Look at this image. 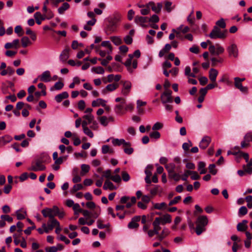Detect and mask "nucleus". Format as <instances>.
<instances>
[{
    "label": "nucleus",
    "instance_id": "b1692460",
    "mask_svg": "<svg viewBox=\"0 0 252 252\" xmlns=\"http://www.w3.org/2000/svg\"><path fill=\"white\" fill-rule=\"evenodd\" d=\"M171 49V45L170 44H166L163 49H162L158 53V56L160 58H162L164 55L168 53V52Z\"/></svg>",
    "mask_w": 252,
    "mask_h": 252
},
{
    "label": "nucleus",
    "instance_id": "2eb2a0df",
    "mask_svg": "<svg viewBox=\"0 0 252 252\" xmlns=\"http://www.w3.org/2000/svg\"><path fill=\"white\" fill-rule=\"evenodd\" d=\"M131 88V83L128 81L124 82L123 87L122 90V94L124 95H127L129 94Z\"/></svg>",
    "mask_w": 252,
    "mask_h": 252
},
{
    "label": "nucleus",
    "instance_id": "20e7f679",
    "mask_svg": "<svg viewBox=\"0 0 252 252\" xmlns=\"http://www.w3.org/2000/svg\"><path fill=\"white\" fill-rule=\"evenodd\" d=\"M172 93L171 90L167 89L161 94L160 99L162 104L173 102Z\"/></svg>",
    "mask_w": 252,
    "mask_h": 252
},
{
    "label": "nucleus",
    "instance_id": "4468645a",
    "mask_svg": "<svg viewBox=\"0 0 252 252\" xmlns=\"http://www.w3.org/2000/svg\"><path fill=\"white\" fill-rule=\"evenodd\" d=\"M70 49L68 47L65 48L60 56V60L62 63H65L69 57Z\"/></svg>",
    "mask_w": 252,
    "mask_h": 252
},
{
    "label": "nucleus",
    "instance_id": "9d476101",
    "mask_svg": "<svg viewBox=\"0 0 252 252\" xmlns=\"http://www.w3.org/2000/svg\"><path fill=\"white\" fill-rule=\"evenodd\" d=\"M229 56H233L237 58L238 56V50L237 45L235 44H232L227 48Z\"/></svg>",
    "mask_w": 252,
    "mask_h": 252
},
{
    "label": "nucleus",
    "instance_id": "a19ab883",
    "mask_svg": "<svg viewBox=\"0 0 252 252\" xmlns=\"http://www.w3.org/2000/svg\"><path fill=\"white\" fill-rule=\"evenodd\" d=\"M188 174H191L190 178L193 180H198L200 178V176L196 171H189Z\"/></svg>",
    "mask_w": 252,
    "mask_h": 252
},
{
    "label": "nucleus",
    "instance_id": "aec40b11",
    "mask_svg": "<svg viewBox=\"0 0 252 252\" xmlns=\"http://www.w3.org/2000/svg\"><path fill=\"white\" fill-rule=\"evenodd\" d=\"M248 221L246 220H244L242 222L238 223L237 225V229L238 231L243 232L246 230L248 228L247 223Z\"/></svg>",
    "mask_w": 252,
    "mask_h": 252
},
{
    "label": "nucleus",
    "instance_id": "37998d69",
    "mask_svg": "<svg viewBox=\"0 0 252 252\" xmlns=\"http://www.w3.org/2000/svg\"><path fill=\"white\" fill-rule=\"evenodd\" d=\"M167 205L165 202L161 203H156L154 204V208L156 209L161 210L163 208H166Z\"/></svg>",
    "mask_w": 252,
    "mask_h": 252
},
{
    "label": "nucleus",
    "instance_id": "13d9d810",
    "mask_svg": "<svg viewBox=\"0 0 252 252\" xmlns=\"http://www.w3.org/2000/svg\"><path fill=\"white\" fill-rule=\"evenodd\" d=\"M150 136L151 138L158 139L160 138V134L159 132L155 130L150 133Z\"/></svg>",
    "mask_w": 252,
    "mask_h": 252
},
{
    "label": "nucleus",
    "instance_id": "bb28decb",
    "mask_svg": "<svg viewBox=\"0 0 252 252\" xmlns=\"http://www.w3.org/2000/svg\"><path fill=\"white\" fill-rule=\"evenodd\" d=\"M206 164L203 161H199L198 164V170L200 174H204L207 172V169L205 168Z\"/></svg>",
    "mask_w": 252,
    "mask_h": 252
},
{
    "label": "nucleus",
    "instance_id": "052dcab7",
    "mask_svg": "<svg viewBox=\"0 0 252 252\" xmlns=\"http://www.w3.org/2000/svg\"><path fill=\"white\" fill-rule=\"evenodd\" d=\"M118 84H111L108 85L106 86V89L107 90L111 92V91H113L115 90H116L118 88Z\"/></svg>",
    "mask_w": 252,
    "mask_h": 252
},
{
    "label": "nucleus",
    "instance_id": "69168bd1",
    "mask_svg": "<svg viewBox=\"0 0 252 252\" xmlns=\"http://www.w3.org/2000/svg\"><path fill=\"white\" fill-rule=\"evenodd\" d=\"M181 199V196H176L173 200H171L168 205L172 206L173 205L177 204Z\"/></svg>",
    "mask_w": 252,
    "mask_h": 252
},
{
    "label": "nucleus",
    "instance_id": "bf43d9fd",
    "mask_svg": "<svg viewBox=\"0 0 252 252\" xmlns=\"http://www.w3.org/2000/svg\"><path fill=\"white\" fill-rule=\"evenodd\" d=\"M34 17L35 19L36 23L38 25H40L41 23V21L40 19L41 17V13L40 12H36L34 14Z\"/></svg>",
    "mask_w": 252,
    "mask_h": 252
},
{
    "label": "nucleus",
    "instance_id": "e433bc0d",
    "mask_svg": "<svg viewBox=\"0 0 252 252\" xmlns=\"http://www.w3.org/2000/svg\"><path fill=\"white\" fill-rule=\"evenodd\" d=\"M81 175L83 176L86 173L89 172L90 167L88 164H83L81 165Z\"/></svg>",
    "mask_w": 252,
    "mask_h": 252
},
{
    "label": "nucleus",
    "instance_id": "423d86ee",
    "mask_svg": "<svg viewBox=\"0 0 252 252\" xmlns=\"http://www.w3.org/2000/svg\"><path fill=\"white\" fill-rule=\"evenodd\" d=\"M166 169L169 173V176L170 178H173L175 181H178L180 179V175L174 172L175 165L174 163H170L166 166Z\"/></svg>",
    "mask_w": 252,
    "mask_h": 252
},
{
    "label": "nucleus",
    "instance_id": "6e6d98bb",
    "mask_svg": "<svg viewBox=\"0 0 252 252\" xmlns=\"http://www.w3.org/2000/svg\"><path fill=\"white\" fill-rule=\"evenodd\" d=\"M92 70L97 74H102L104 72V70L103 68L101 66H97L96 67H93Z\"/></svg>",
    "mask_w": 252,
    "mask_h": 252
},
{
    "label": "nucleus",
    "instance_id": "f03ea898",
    "mask_svg": "<svg viewBox=\"0 0 252 252\" xmlns=\"http://www.w3.org/2000/svg\"><path fill=\"white\" fill-rule=\"evenodd\" d=\"M208 223L207 217L205 216H199L196 220L195 231L197 235H201L202 232L206 230V226Z\"/></svg>",
    "mask_w": 252,
    "mask_h": 252
},
{
    "label": "nucleus",
    "instance_id": "f3484780",
    "mask_svg": "<svg viewBox=\"0 0 252 252\" xmlns=\"http://www.w3.org/2000/svg\"><path fill=\"white\" fill-rule=\"evenodd\" d=\"M125 104L126 100H123L120 104L115 105L114 111L117 114L122 115L123 114V109Z\"/></svg>",
    "mask_w": 252,
    "mask_h": 252
},
{
    "label": "nucleus",
    "instance_id": "0e129e2a",
    "mask_svg": "<svg viewBox=\"0 0 252 252\" xmlns=\"http://www.w3.org/2000/svg\"><path fill=\"white\" fill-rule=\"evenodd\" d=\"M163 127V124L159 123V122H157L156 123H155L153 127H152V129L153 130H159L161 128H162Z\"/></svg>",
    "mask_w": 252,
    "mask_h": 252
},
{
    "label": "nucleus",
    "instance_id": "774afa93",
    "mask_svg": "<svg viewBox=\"0 0 252 252\" xmlns=\"http://www.w3.org/2000/svg\"><path fill=\"white\" fill-rule=\"evenodd\" d=\"M124 142V139H115L113 140L112 143L114 145L120 146L121 145H123V143Z\"/></svg>",
    "mask_w": 252,
    "mask_h": 252
},
{
    "label": "nucleus",
    "instance_id": "8fccbe9b",
    "mask_svg": "<svg viewBox=\"0 0 252 252\" xmlns=\"http://www.w3.org/2000/svg\"><path fill=\"white\" fill-rule=\"evenodd\" d=\"M220 82L225 83L227 85L231 84V81L229 80L228 77L226 75H223L221 76L220 81Z\"/></svg>",
    "mask_w": 252,
    "mask_h": 252
},
{
    "label": "nucleus",
    "instance_id": "4c0bfd02",
    "mask_svg": "<svg viewBox=\"0 0 252 252\" xmlns=\"http://www.w3.org/2000/svg\"><path fill=\"white\" fill-rule=\"evenodd\" d=\"M22 45L23 47H27L31 43V41L27 36H24L21 39Z\"/></svg>",
    "mask_w": 252,
    "mask_h": 252
},
{
    "label": "nucleus",
    "instance_id": "39448f33",
    "mask_svg": "<svg viewBox=\"0 0 252 252\" xmlns=\"http://www.w3.org/2000/svg\"><path fill=\"white\" fill-rule=\"evenodd\" d=\"M59 221H58L56 219H53L49 220L47 224L43 223L42 224V227L44 229V232L47 233L50 230H53L55 227L59 225Z\"/></svg>",
    "mask_w": 252,
    "mask_h": 252
},
{
    "label": "nucleus",
    "instance_id": "2f4dec72",
    "mask_svg": "<svg viewBox=\"0 0 252 252\" xmlns=\"http://www.w3.org/2000/svg\"><path fill=\"white\" fill-rule=\"evenodd\" d=\"M110 39L113 42V43L117 46L123 43L122 40L120 36H111L110 37Z\"/></svg>",
    "mask_w": 252,
    "mask_h": 252
},
{
    "label": "nucleus",
    "instance_id": "393cba45",
    "mask_svg": "<svg viewBox=\"0 0 252 252\" xmlns=\"http://www.w3.org/2000/svg\"><path fill=\"white\" fill-rule=\"evenodd\" d=\"M106 101L102 98H97L96 100L93 101L92 105L93 107H98L100 105L102 106H105Z\"/></svg>",
    "mask_w": 252,
    "mask_h": 252
},
{
    "label": "nucleus",
    "instance_id": "c03bdc74",
    "mask_svg": "<svg viewBox=\"0 0 252 252\" xmlns=\"http://www.w3.org/2000/svg\"><path fill=\"white\" fill-rule=\"evenodd\" d=\"M248 213V209L245 206H242L240 208L238 212L239 216H243L246 215Z\"/></svg>",
    "mask_w": 252,
    "mask_h": 252
},
{
    "label": "nucleus",
    "instance_id": "09e8293b",
    "mask_svg": "<svg viewBox=\"0 0 252 252\" xmlns=\"http://www.w3.org/2000/svg\"><path fill=\"white\" fill-rule=\"evenodd\" d=\"M100 123L102 126H106L108 125L107 117L106 116H102L99 118Z\"/></svg>",
    "mask_w": 252,
    "mask_h": 252
},
{
    "label": "nucleus",
    "instance_id": "e2e57ef3",
    "mask_svg": "<svg viewBox=\"0 0 252 252\" xmlns=\"http://www.w3.org/2000/svg\"><path fill=\"white\" fill-rule=\"evenodd\" d=\"M124 64L126 67H127V70L129 72H132L133 71L130 67L131 64V60L130 59H127Z\"/></svg>",
    "mask_w": 252,
    "mask_h": 252
},
{
    "label": "nucleus",
    "instance_id": "f704fd0d",
    "mask_svg": "<svg viewBox=\"0 0 252 252\" xmlns=\"http://www.w3.org/2000/svg\"><path fill=\"white\" fill-rule=\"evenodd\" d=\"M102 153L104 154L107 153L113 154L114 153V150L112 149H110V147L108 145H104L102 147Z\"/></svg>",
    "mask_w": 252,
    "mask_h": 252
},
{
    "label": "nucleus",
    "instance_id": "79ce46f5",
    "mask_svg": "<svg viewBox=\"0 0 252 252\" xmlns=\"http://www.w3.org/2000/svg\"><path fill=\"white\" fill-rule=\"evenodd\" d=\"M216 165L215 164H211L208 167L209 172L213 175H215L217 173V170L215 169Z\"/></svg>",
    "mask_w": 252,
    "mask_h": 252
},
{
    "label": "nucleus",
    "instance_id": "864d4df0",
    "mask_svg": "<svg viewBox=\"0 0 252 252\" xmlns=\"http://www.w3.org/2000/svg\"><path fill=\"white\" fill-rule=\"evenodd\" d=\"M159 219H155L154 221L153 222V225L154 228H155L158 231H159L161 229V227L160 226V223L158 221Z\"/></svg>",
    "mask_w": 252,
    "mask_h": 252
},
{
    "label": "nucleus",
    "instance_id": "a18cd8bd",
    "mask_svg": "<svg viewBox=\"0 0 252 252\" xmlns=\"http://www.w3.org/2000/svg\"><path fill=\"white\" fill-rule=\"evenodd\" d=\"M153 169V166L151 164H149L147 166L145 173L146 176H151L152 175V170Z\"/></svg>",
    "mask_w": 252,
    "mask_h": 252
},
{
    "label": "nucleus",
    "instance_id": "603ef678",
    "mask_svg": "<svg viewBox=\"0 0 252 252\" xmlns=\"http://www.w3.org/2000/svg\"><path fill=\"white\" fill-rule=\"evenodd\" d=\"M83 188V186L81 184H78L74 185L73 188L71 190L72 193H74L77 191L78 190H81Z\"/></svg>",
    "mask_w": 252,
    "mask_h": 252
},
{
    "label": "nucleus",
    "instance_id": "6e6552de",
    "mask_svg": "<svg viewBox=\"0 0 252 252\" xmlns=\"http://www.w3.org/2000/svg\"><path fill=\"white\" fill-rule=\"evenodd\" d=\"M141 217L139 216H136L133 217L127 225L128 228L129 229H134L138 227L139 224L137 222L139 221Z\"/></svg>",
    "mask_w": 252,
    "mask_h": 252
},
{
    "label": "nucleus",
    "instance_id": "9b49d317",
    "mask_svg": "<svg viewBox=\"0 0 252 252\" xmlns=\"http://www.w3.org/2000/svg\"><path fill=\"white\" fill-rule=\"evenodd\" d=\"M148 6H149L150 9L151 8L152 10L156 13H159L162 7L161 3H158L157 5H156L155 3L153 1L149 2L148 3Z\"/></svg>",
    "mask_w": 252,
    "mask_h": 252
},
{
    "label": "nucleus",
    "instance_id": "c9c22d12",
    "mask_svg": "<svg viewBox=\"0 0 252 252\" xmlns=\"http://www.w3.org/2000/svg\"><path fill=\"white\" fill-rule=\"evenodd\" d=\"M64 86V84L63 82L59 81L56 82L54 87L50 88V91H52L54 89L56 90H61Z\"/></svg>",
    "mask_w": 252,
    "mask_h": 252
},
{
    "label": "nucleus",
    "instance_id": "ddd939ff",
    "mask_svg": "<svg viewBox=\"0 0 252 252\" xmlns=\"http://www.w3.org/2000/svg\"><path fill=\"white\" fill-rule=\"evenodd\" d=\"M119 21L118 18L115 17L109 21V24L107 26V30L110 32L115 31L117 28V24Z\"/></svg>",
    "mask_w": 252,
    "mask_h": 252
},
{
    "label": "nucleus",
    "instance_id": "473e14b6",
    "mask_svg": "<svg viewBox=\"0 0 252 252\" xmlns=\"http://www.w3.org/2000/svg\"><path fill=\"white\" fill-rule=\"evenodd\" d=\"M226 26V25L224 20L223 18H221L216 22L215 26H217L220 28H221L222 29L224 30L225 29Z\"/></svg>",
    "mask_w": 252,
    "mask_h": 252
},
{
    "label": "nucleus",
    "instance_id": "4be33fe9",
    "mask_svg": "<svg viewBox=\"0 0 252 252\" xmlns=\"http://www.w3.org/2000/svg\"><path fill=\"white\" fill-rule=\"evenodd\" d=\"M83 119H84L82 122V126L83 127V123L85 122L86 123V126L92 122V121L94 119V116L92 114H88L85 115L83 116Z\"/></svg>",
    "mask_w": 252,
    "mask_h": 252
},
{
    "label": "nucleus",
    "instance_id": "a211bd4d",
    "mask_svg": "<svg viewBox=\"0 0 252 252\" xmlns=\"http://www.w3.org/2000/svg\"><path fill=\"white\" fill-rule=\"evenodd\" d=\"M38 77L41 81L45 82H49L51 80L50 72L48 70H46L43 72L41 75L38 76Z\"/></svg>",
    "mask_w": 252,
    "mask_h": 252
},
{
    "label": "nucleus",
    "instance_id": "ea45409f",
    "mask_svg": "<svg viewBox=\"0 0 252 252\" xmlns=\"http://www.w3.org/2000/svg\"><path fill=\"white\" fill-rule=\"evenodd\" d=\"M216 46V55H219L220 54L224 52V48L222 46H220L219 44H217Z\"/></svg>",
    "mask_w": 252,
    "mask_h": 252
},
{
    "label": "nucleus",
    "instance_id": "4d7b16f0",
    "mask_svg": "<svg viewBox=\"0 0 252 252\" xmlns=\"http://www.w3.org/2000/svg\"><path fill=\"white\" fill-rule=\"evenodd\" d=\"M159 20V18L158 16L156 14H154L152 16L148 19V21L149 22L156 23H158Z\"/></svg>",
    "mask_w": 252,
    "mask_h": 252
},
{
    "label": "nucleus",
    "instance_id": "338daca9",
    "mask_svg": "<svg viewBox=\"0 0 252 252\" xmlns=\"http://www.w3.org/2000/svg\"><path fill=\"white\" fill-rule=\"evenodd\" d=\"M124 42L127 45H130L132 43V37L130 35H126L124 38Z\"/></svg>",
    "mask_w": 252,
    "mask_h": 252
},
{
    "label": "nucleus",
    "instance_id": "f257e3e1",
    "mask_svg": "<svg viewBox=\"0 0 252 252\" xmlns=\"http://www.w3.org/2000/svg\"><path fill=\"white\" fill-rule=\"evenodd\" d=\"M41 213L44 218H49V220L55 219L56 216L61 219L64 216V212L61 211L57 206H54L52 208H45L41 210Z\"/></svg>",
    "mask_w": 252,
    "mask_h": 252
},
{
    "label": "nucleus",
    "instance_id": "c85d7f7f",
    "mask_svg": "<svg viewBox=\"0 0 252 252\" xmlns=\"http://www.w3.org/2000/svg\"><path fill=\"white\" fill-rule=\"evenodd\" d=\"M12 140V138L9 135H5L0 138V144L4 145L9 143Z\"/></svg>",
    "mask_w": 252,
    "mask_h": 252
},
{
    "label": "nucleus",
    "instance_id": "1a4fd4ad",
    "mask_svg": "<svg viewBox=\"0 0 252 252\" xmlns=\"http://www.w3.org/2000/svg\"><path fill=\"white\" fill-rule=\"evenodd\" d=\"M45 166L42 164V161L38 159L35 161V165H32L29 170L34 171H43L45 170Z\"/></svg>",
    "mask_w": 252,
    "mask_h": 252
},
{
    "label": "nucleus",
    "instance_id": "de8ad7c7",
    "mask_svg": "<svg viewBox=\"0 0 252 252\" xmlns=\"http://www.w3.org/2000/svg\"><path fill=\"white\" fill-rule=\"evenodd\" d=\"M0 219L5 222L11 223L13 221V218L7 215H2L0 216Z\"/></svg>",
    "mask_w": 252,
    "mask_h": 252
},
{
    "label": "nucleus",
    "instance_id": "cd10ccee",
    "mask_svg": "<svg viewBox=\"0 0 252 252\" xmlns=\"http://www.w3.org/2000/svg\"><path fill=\"white\" fill-rule=\"evenodd\" d=\"M170 233L169 230L167 228H164L160 234L158 236V239L161 241Z\"/></svg>",
    "mask_w": 252,
    "mask_h": 252
},
{
    "label": "nucleus",
    "instance_id": "6ab92c4d",
    "mask_svg": "<svg viewBox=\"0 0 252 252\" xmlns=\"http://www.w3.org/2000/svg\"><path fill=\"white\" fill-rule=\"evenodd\" d=\"M63 249V246L61 244H57V246L46 247L45 249L46 252H57Z\"/></svg>",
    "mask_w": 252,
    "mask_h": 252
},
{
    "label": "nucleus",
    "instance_id": "58836bf2",
    "mask_svg": "<svg viewBox=\"0 0 252 252\" xmlns=\"http://www.w3.org/2000/svg\"><path fill=\"white\" fill-rule=\"evenodd\" d=\"M185 74L186 76L191 77L193 78H194L196 77V75L194 74V73H191L190 68L189 66H187L185 67Z\"/></svg>",
    "mask_w": 252,
    "mask_h": 252
},
{
    "label": "nucleus",
    "instance_id": "5fc2aeb1",
    "mask_svg": "<svg viewBox=\"0 0 252 252\" xmlns=\"http://www.w3.org/2000/svg\"><path fill=\"white\" fill-rule=\"evenodd\" d=\"M150 12V9L148 6V3L146 4V7L140 10V13L143 15H147Z\"/></svg>",
    "mask_w": 252,
    "mask_h": 252
},
{
    "label": "nucleus",
    "instance_id": "680f3d73",
    "mask_svg": "<svg viewBox=\"0 0 252 252\" xmlns=\"http://www.w3.org/2000/svg\"><path fill=\"white\" fill-rule=\"evenodd\" d=\"M122 179L125 182H127L130 179V176L126 171H122Z\"/></svg>",
    "mask_w": 252,
    "mask_h": 252
},
{
    "label": "nucleus",
    "instance_id": "49530a36",
    "mask_svg": "<svg viewBox=\"0 0 252 252\" xmlns=\"http://www.w3.org/2000/svg\"><path fill=\"white\" fill-rule=\"evenodd\" d=\"M17 219L19 220H22L25 218L26 213V212L21 213L20 210H17L16 212Z\"/></svg>",
    "mask_w": 252,
    "mask_h": 252
},
{
    "label": "nucleus",
    "instance_id": "5701e85b",
    "mask_svg": "<svg viewBox=\"0 0 252 252\" xmlns=\"http://www.w3.org/2000/svg\"><path fill=\"white\" fill-rule=\"evenodd\" d=\"M218 75V71L214 68H211L209 71V77L210 81L212 82H215L216 78Z\"/></svg>",
    "mask_w": 252,
    "mask_h": 252
},
{
    "label": "nucleus",
    "instance_id": "412c9836",
    "mask_svg": "<svg viewBox=\"0 0 252 252\" xmlns=\"http://www.w3.org/2000/svg\"><path fill=\"white\" fill-rule=\"evenodd\" d=\"M69 94L67 92H63L62 93L57 94L55 97V100L57 102H61L63 99L68 98Z\"/></svg>",
    "mask_w": 252,
    "mask_h": 252
},
{
    "label": "nucleus",
    "instance_id": "dca6fc26",
    "mask_svg": "<svg viewBox=\"0 0 252 252\" xmlns=\"http://www.w3.org/2000/svg\"><path fill=\"white\" fill-rule=\"evenodd\" d=\"M134 21L136 24H139L141 27H145L144 24L148 21V18L147 17L136 16Z\"/></svg>",
    "mask_w": 252,
    "mask_h": 252
},
{
    "label": "nucleus",
    "instance_id": "a878e982",
    "mask_svg": "<svg viewBox=\"0 0 252 252\" xmlns=\"http://www.w3.org/2000/svg\"><path fill=\"white\" fill-rule=\"evenodd\" d=\"M103 188L105 190L109 189L111 190H116L117 189V188L113 185V184L108 180H106L105 182Z\"/></svg>",
    "mask_w": 252,
    "mask_h": 252
},
{
    "label": "nucleus",
    "instance_id": "7ed1b4c3",
    "mask_svg": "<svg viewBox=\"0 0 252 252\" xmlns=\"http://www.w3.org/2000/svg\"><path fill=\"white\" fill-rule=\"evenodd\" d=\"M221 29L214 26L208 36L212 39H224L227 35L228 32L226 29L221 30Z\"/></svg>",
    "mask_w": 252,
    "mask_h": 252
},
{
    "label": "nucleus",
    "instance_id": "7c9ffc66",
    "mask_svg": "<svg viewBox=\"0 0 252 252\" xmlns=\"http://www.w3.org/2000/svg\"><path fill=\"white\" fill-rule=\"evenodd\" d=\"M69 8V4L67 2H64L62 6L60 7L58 9V12L60 14H63L64 12Z\"/></svg>",
    "mask_w": 252,
    "mask_h": 252
},
{
    "label": "nucleus",
    "instance_id": "c756f323",
    "mask_svg": "<svg viewBox=\"0 0 252 252\" xmlns=\"http://www.w3.org/2000/svg\"><path fill=\"white\" fill-rule=\"evenodd\" d=\"M83 129L84 133L88 135L90 138L94 137V134L93 132L89 128L88 126H86V123H84L83 125Z\"/></svg>",
    "mask_w": 252,
    "mask_h": 252
},
{
    "label": "nucleus",
    "instance_id": "72a5a7b5",
    "mask_svg": "<svg viewBox=\"0 0 252 252\" xmlns=\"http://www.w3.org/2000/svg\"><path fill=\"white\" fill-rule=\"evenodd\" d=\"M97 227L99 229H103L105 228H109L110 226V224L109 223H108L106 224H103V220H98L96 221Z\"/></svg>",
    "mask_w": 252,
    "mask_h": 252
},
{
    "label": "nucleus",
    "instance_id": "3c124183",
    "mask_svg": "<svg viewBox=\"0 0 252 252\" xmlns=\"http://www.w3.org/2000/svg\"><path fill=\"white\" fill-rule=\"evenodd\" d=\"M100 208L99 207H97L96 210L92 213V217L94 219L98 218L100 214Z\"/></svg>",
    "mask_w": 252,
    "mask_h": 252
},
{
    "label": "nucleus",
    "instance_id": "f8f14e48",
    "mask_svg": "<svg viewBox=\"0 0 252 252\" xmlns=\"http://www.w3.org/2000/svg\"><path fill=\"white\" fill-rule=\"evenodd\" d=\"M211 141V139L209 136H205L203 137L200 141L199 146L200 149H205L209 145Z\"/></svg>",
    "mask_w": 252,
    "mask_h": 252
},
{
    "label": "nucleus",
    "instance_id": "0eeeda50",
    "mask_svg": "<svg viewBox=\"0 0 252 252\" xmlns=\"http://www.w3.org/2000/svg\"><path fill=\"white\" fill-rule=\"evenodd\" d=\"M155 219H159L158 221L161 225H164L166 223H170L172 221L171 216L169 214H165L162 217H157Z\"/></svg>",
    "mask_w": 252,
    "mask_h": 252
}]
</instances>
